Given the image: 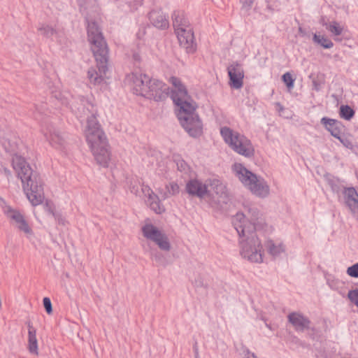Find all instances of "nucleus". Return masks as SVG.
Listing matches in <instances>:
<instances>
[{
    "mask_svg": "<svg viewBox=\"0 0 358 358\" xmlns=\"http://www.w3.org/2000/svg\"><path fill=\"white\" fill-rule=\"evenodd\" d=\"M12 165L21 179L23 190L32 206L43 203L44 193L42 180L26 158H13Z\"/></svg>",
    "mask_w": 358,
    "mask_h": 358,
    "instance_id": "f03ea898",
    "label": "nucleus"
},
{
    "mask_svg": "<svg viewBox=\"0 0 358 358\" xmlns=\"http://www.w3.org/2000/svg\"><path fill=\"white\" fill-rule=\"evenodd\" d=\"M231 223L240 238L241 256L251 262H262V245L256 234L266 225L262 214L256 208H251L247 217L243 213H237L232 217Z\"/></svg>",
    "mask_w": 358,
    "mask_h": 358,
    "instance_id": "f257e3e1",
    "label": "nucleus"
},
{
    "mask_svg": "<svg viewBox=\"0 0 358 358\" xmlns=\"http://www.w3.org/2000/svg\"><path fill=\"white\" fill-rule=\"evenodd\" d=\"M142 232L147 239L155 243L161 250H170L171 245L168 237L154 225L151 224H145L142 228Z\"/></svg>",
    "mask_w": 358,
    "mask_h": 358,
    "instance_id": "1a4fd4ad",
    "label": "nucleus"
},
{
    "mask_svg": "<svg viewBox=\"0 0 358 358\" xmlns=\"http://www.w3.org/2000/svg\"><path fill=\"white\" fill-rule=\"evenodd\" d=\"M27 344L28 352L34 356L39 355L38 341L36 336V329L31 322H27Z\"/></svg>",
    "mask_w": 358,
    "mask_h": 358,
    "instance_id": "f3484780",
    "label": "nucleus"
},
{
    "mask_svg": "<svg viewBox=\"0 0 358 358\" xmlns=\"http://www.w3.org/2000/svg\"><path fill=\"white\" fill-rule=\"evenodd\" d=\"M299 32H302V29L300 27V28L299 29Z\"/></svg>",
    "mask_w": 358,
    "mask_h": 358,
    "instance_id": "de8ad7c7",
    "label": "nucleus"
},
{
    "mask_svg": "<svg viewBox=\"0 0 358 358\" xmlns=\"http://www.w3.org/2000/svg\"><path fill=\"white\" fill-rule=\"evenodd\" d=\"M252 3H253L252 0H245V1L243 2V8L248 10V9L251 8Z\"/></svg>",
    "mask_w": 358,
    "mask_h": 358,
    "instance_id": "79ce46f5",
    "label": "nucleus"
},
{
    "mask_svg": "<svg viewBox=\"0 0 358 358\" xmlns=\"http://www.w3.org/2000/svg\"><path fill=\"white\" fill-rule=\"evenodd\" d=\"M166 191L164 193L159 192L164 199L169 198L172 196H175L180 192L179 185L175 182H169V184L166 185Z\"/></svg>",
    "mask_w": 358,
    "mask_h": 358,
    "instance_id": "cd10ccee",
    "label": "nucleus"
},
{
    "mask_svg": "<svg viewBox=\"0 0 358 358\" xmlns=\"http://www.w3.org/2000/svg\"><path fill=\"white\" fill-rule=\"evenodd\" d=\"M169 82L175 87V90L172 91L171 94L173 101L175 96L181 99H189L185 86L182 83L181 80L178 78L172 76L169 78Z\"/></svg>",
    "mask_w": 358,
    "mask_h": 358,
    "instance_id": "aec40b11",
    "label": "nucleus"
},
{
    "mask_svg": "<svg viewBox=\"0 0 358 358\" xmlns=\"http://www.w3.org/2000/svg\"><path fill=\"white\" fill-rule=\"evenodd\" d=\"M282 79L288 88H292L294 87V79L292 78L290 73L287 72L283 74Z\"/></svg>",
    "mask_w": 358,
    "mask_h": 358,
    "instance_id": "72a5a7b5",
    "label": "nucleus"
},
{
    "mask_svg": "<svg viewBox=\"0 0 358 358\" xmlns=\"http://www.w3.org/2000/svg\"><path fill=\"white\" fill-rule=\"evenodd\" d=\"M19 231L24 233L27 237L32 236L33 229L26 217L15 227Z\"/></svg>",
    "mask_w": 358,
    "mask_h": 358,
    "instance_id": "7c9ffc66",
    "label": "nucleus"
},
{
    "mask_svg": "<svg viewBox=\"0 0 358 358\" xmlns=\"http://www.w3.org/2000/svg\"><path fill=\"white\" fill-rule=\"evenodd\" d=\"M151 23L159 29H166L169 27V21L162 10H152L149 13Z\"/></svg>",
    "mask_w": 358,
    "mask_h": 358,
    "instance_id": "5701e85b",
    "label": "nucleus"
},
{
    "mask_svg": "<svg viewBox=\"0 0 358 358\" xmlns=\"http://www.w3.org/2000/svg\"><path fill=\"white\" fill-rule=\"evenodd\" d=\"M186 192L192 196L203 198L208 194V190L206 184L197 179L189 180L185 187Z\"/></svg>",
    "mask_w": 358,
    "mask_h": 358,
    "instance_id": "dca6fc26",
    "label": "nucleus"
},
{
    "mask_svg": "<svg viewBox=\"0 0 358 358\" xmlns=\"http://www.w3.org/2000/svg\"><path fill=\"white\" fill-rule=\"evenodd\" d=\"M340 117L346 120H351L355 115V111L348 105H342L339 110Z\"/></svg>",
    "mask_w": 358,
    "mask_h": 358,
    "instance_id": "473e14b6",
    "label": "nucleus"
},
{
    "mask_svg": "<svg viewBox=\"0 0 358 358\" xmlns=\"http://www.w3.org/2000/svg\"><path fill=\"white\" fill-rule=\"evenodd\" d=\"M83 106V113L85 110L90 114L87 117V126L85 130V136L87 144L94 157H106L108 154V142L105 134L101 129V126L96 120V109L92 102L82 97L80 99Z\"/></svg>",
    "mask_w": 358,
    "mask_h": 358,
    "instance_id": "7ed1b4c3",
    "label": "nucleus"
},
{
    "mask_svg": "<svg viewBox=\"0 0 358 358\" xmlns=\"http://www.w3.org/2000/svg\"><path fill=\"white\" fill-rule=\"evenodd\" d=\"M196 358H197V357H196Z\"/></svg>",
    "mask_w": 358,
    "mask_h": 358,
    "instance_id": "09e8293b",
    "label": "nucleus"
},
{
    "mask_svg": "<svg viewBox=\"0 0 358 358\" xmlns=\"http://www.w3.org/2000/svg\"><path fill=\"white\" fill-rule=\"evenodd\" d=\"M172 19L176 33L180 30H185L191 28L189 20L182 10L175 11L172 15Z\"/></svg>",
    "mask_w": 358,
    "mask_h": 358,
    "instance_id": "4be33fe9",
    "label": "nucleus"
},
{
    "mask_svg": "<svg viewBox=\"0 0 358 358\" xmlns=\"http://www.w3.org/2000/svg\"><path fill=\"white\" fill-rule=\"evenodd\" d=\"M134 59L136 61H139L140 60V57L138 54H134Z\"/></svg>",
    "mask_w": 358,
    "mask_h": 358,
    "instance_id": "49530a36",
    "label": "nucleus"
},
{
    "mask_svg": "<svg viewBox=\"0 0 358 358\" xmlns=\"http://www.w3.org/2000/svg\"><path fill=\"white\" fill-rule=\"evenodd\" d=\"M38 31L46 38H50L57 34V31L54 27L43 23L39 24Z\"/></svg>",
    "mask_w": 358,
    "mask_h": 358,
    "instance_id": "2f4dec72",
    "label": "nucleus"
},
{
    "mask_svg": "<svg viewBox=\"0 0 358 358\" xmlns=\"http://www.w3.org/2000/svg\"><path fill=\"white\" fill-rule=\"evenodd\" d=\"M180 45L185 49L187 53H193L196 48L194 33L192 27L185 30H180L176 33Z\"/></svg>",
    "mask_w": 358,
    "mask_h": 358,
    "instance_id": "ddd939ff",
    "label": "nucleus"
},
{
    "mask_svg": "<svg viewBox=\"0 0 358 358\" xmlns=\"http://www.w3.org/2000/svg\"><path fill=\"white\" fill-rule=\"evenodd\" d=\"M108 61V55H104L102 59V67L101 68L100 64L96 61L97 67L99 72L94 69L91 68L87 71V76L92 83L94 85L100 84L102 82L106 84L110 83L108 81L110 79V73L108 71L107 64Z\"/></svg>",
    "mask_w": 358,
    "mask_h": 358,
    "instance_id": "9d476101",
    "label": "nucleus"
},
{
    "mask_svg": "<svg viewBox=\"0 0 358 358\" xmlns=\"http://www.w3.org/2000/svg\"><path fill=\"white\" fill-rule=\"evenodd\" d=\"M234 171L239 180L253 194L260 198H265L268 196L270 193L269 186L263 178L258 177L241 164H235Z\"/></svg>",
    "mask_w": 358,
    "mask_h": 358,
    "instance_id": "39448f33",
    "label": "nucleus"
},
{
    "mask_svg": "<svg viewBox=\"0 0 358 358\" xmlns=\"http://www.w3.org/2000/svg\"><path fill=\"white\" fill-rule=\"evenodd\" d=\"M228 75L229 77V85L235 89H240L243 85L244 71L242 66L234 62L227 68Z\"/></svg>",
    "mask_w": 358,
    "mask_h": 358,
    "instance_id": "f8f14e48",
    "label": "nucleus"
},
{
    "mask_svg": "<svg viewBox=\"0 0 358 358\" xmlns=\"http://www.w3.org/2000/svg\"><path fill=\"white\" fill-rule=\"evenodd\" d=\"M87 37L96 61L99 64H102V59L104 55H108L109 49L99 26L94 21H87ZM99 65L101 68L102 64Z\"/></svg>",
    "mask_w": 358,
    "mask_h": 358,
    "instance_id": "0eeeda50",
    "label": "nucleus"
},
{
    "mask_svg": "<svg viewBox=\"0 0 358 358\" xmlns=\"http://www.w3.org/2000/svg\"><path fill=\"white\" fill-rule=\"evenodd\" d=\"M169 90V86L162 81L150 78L148 87L143 92L144 97L159 101L164 100L168 96Z\"/></svg>",
    "mask_w": 358,
    "mask_h": 358,
    "instance_id": "6e6552de",
    "label": "nucleus"
},
{
    "mask_svg": "<svg viewBox=\"0 0 358 358\" xmlns=\"http://www.w3.org/2000/svg\"><path fill=\"white\" fill-rule=\"evenodd\" d=\"M320 122L335 138H339V136L343 134L344 126L341 122L327 117H322Z\"/></svg>",
    "mask_w": 358,
    "mask_h": 358,
    "instance_id": "a211bd4d",
    "label": "nucleus"
},
{
    "mask_svg": "<svg viewBox=\"0 0 358 358\" xmlns=\"http://www.w3.org/2000/svg\"><path fill=\"white\" fill-rule=\"evenodd\" d=\"M43 208L46 213V217L41 215H36L37 219L41 222H45L48 221L50 217H56L57 216V213L56 212V208L55 205L51 202H46L43 206Z\"/></svg>",
    "mask_w": 358,
    "mask_h": 358,
    "instance_id": "a878e982",
    "label": "nucleus"
},
{
    "mask_svg": "<svg viewBox=\"0 0 358 358\" xmlns=\"http://www.w3.org/2000/svg\"><path fill=\"white\" fill-rule=\"evenodd\" d=\"M176 164H177V166H178V169H180L179 164H180V166L182 168V169H180V171L185 170V166H187V164L184 162V161L182 159L178 160V162H176Z\"/></svg>",
    "mask_w": 358,
    "mask_h": 358,
    "instance_id": "a18cd8bd",
    "label": "nucleus"
},
{
    "mask_svg": "<svg viewBox=\"0 0 358 358\" xmlns=\"http://www.w3.org/2000/svg\"><path fill=\"white\" fill-rule=\"evenodd\" d=\"M208 194H215L218 196L223 198L222 202H225L227 198V189L225 185L218 179H209L206 181Z\"/></svg>",
    "mask_w": 358,
    "mask_h": 358,
    "instance_id": "6ab92c4d",
    "label": "nucleus"
},
{
    "mask_svg": "<svg viewBox=\"0 0 358 358\" xmlns=\"http://www.w3.org/2000/svg\"><path fill=\"white\" fill-rule=\"evenodd\" d=\"M348 297L351 302L358 307V289L349 291Z\"/></svg>",
    "mask_w": 358,
    "mask_h": 358,
    "instance_id": "f704fd0d",
    "label": "nucleus"
},
{
    "mask_svg": "<svg viewBox=\"0 0 358 358\" xmlns=\"http://www.w3.org/2000/svg\"><path fill=\"white\" fill-rule=\"evenodd\" d=\"M347 274L353 278H358V263L348 267Z\"/></svg>",
    "mask_w": 358,
    "mask_h": 358,
    "instance_id": "4c0bfd02",
    "label": "nucleus"
},
{
    "mask_svg": "<svg viewBox=\"0 0 358 358\" xmlns=\"http://www.w3.org/2000/svg\"><path fill=\"white\" fill-rule=\"evenodd\" d=\"M193 284L196 287H206L207 283L205 282V280L203 276L201 275H198L194 280L193 281Z\"/></svg>",
    "mask_w": 358,
    "mask_h": 358,
    "instance_id": "e433bc0d",
    "label": "nucleus"
},
{
    "mask_svg": "<svg viewBox=\"0 0 358 358\" xmlns=\"http://www.w3.org/2000/svg\"><path fill=\"white\" fill-rule=\"evenodd\" d=\"M322 25L335 36L341 35L343 31V27L336 21H332L329 23L323 21Z\"/></svg>",
    "mask_w": 358,
    "mask_h": 358,
    "instance_id": "c756f323",
    "label": "nucleus"
},
{
    "mask_svg": "<svg viewBox=\"0 0 358 358\" xmlns=\"http://www.w3.org/2000/svg\"><path fill=\"white\" fill-rule=\"evenodd\" d=\"M345 203L352 213H358V194L354 187L346 188L344 191Z\"/></svg>",
    "mask_w": 358,
    "mask_h": 358,
    "instance_id": "412c9836",
    "label": "nucleus"
},
{
    "mask_svg": "<svg viewBox=\"0 0 358 358\" xmlns=\"http://www.w3.org/2000/svg\"><path fill=\"white\" fill-rule=\"evenodd\" d=\"M268 252L273 257L278 256L284 251V247L282 244L276 245L273 241L268 240L265 243Z\"/></svg>",
    "mask_w": 358,
    "mask_h": 358,
    "instance_id": "bb28decb",
    "label": "nucleus"
},
{
    "mask_svg": "<svg viewBox=\"0 0 358 358\" xmlns=\"http://www.w3.org/2000/svg\"><path fill=\"white\" fill-rule=\"evenodd\" d=\"M43 306H44V308H45L47 313L49 315L52 314V303H51L50 299L48 297H45L43 299Z\"/></svg>",
    "mask_w": 358,
    "mask_h": 358,
    "instance_id": "58836bf2",
    "label": "nucleus"
},
{
    "mask_svg": "<svg viewBox=\"0 0 358 358\" xmlns=\"http://www.w3.org/2000/svg\"><path fill=\"white\" fill-rule=\"evenodd\" d=\"M341 143L347 148H349V149H352L353 148V144H352V140L348 137H346L345 136H344L343 134H341L340 136H339V138H338Z\"/></svg>",
    "mask_w": 358,
    "mask_h": 358,
    "instance_id": "c9c22d12",
    "label": "nucleus"
},
{
    "mask_svg": "<svg viewBox=\"0 0 358 358\" xmlns=\"http://www.w3.org/2000/svg\"><path fill=\"white\" fill-rule=\"evenodd\" d=\"M245 358H258L257 355L249 350L245 351Z\"/></svg>",
    "mask_w": 358,
    "mask_h": 358,
    "instance_id": "c03bdc74",
    "label": "nucleus"
},
{
    "mask_svg": "<svg viewBox=\"0 0 358 358\" xmlns=\"http://www.w3.org/2000/svg\"><path fill=\"white\" fill-rule=\"evenodd\" d=\"M127 80L131 83L132 90L136 95L144 96V92L148 87L150 77L142 73H131L128 75Z\"/></svg>",
    "mask_w": 358,
    "mask_h": 358,
    "instance_id": "9b49d317",
    "label": "nucleus"
},
{
    "mask_svg": "<svg viewBox=\"0 0 358 358\" xmlns=\"http://www.w3.org/2000/svg\"><path fill=\"white\" fill-rule=\"evenodd\" d=\"M288 322L296 331H304L310 328V320L300 313L292 312L287 315Z\"/></svg>",
    "mask_w": 358,
    "mask_h": 358,
    "instance_id": "2eb2a0df",
    "label": "nucleus"
},
{
    "mask_svg": "<svg viewBox=\"0 0 358 358\" xmlns=\"http://www.w3.org/2000/svg\"><path fill=\"white\" fill-rule=\"evenodd\" d=\"M313 89L317 92L320 91L322 82L318 79V78H313Z\"/></svg>",
    "mask_w": 358,
    "mask_h": 358,
    "instance_id": "ea45409f",
    "label": "nucleus"
},
{
    "mask_svg": "<svg viewBox=\"0 0 358 358\" xmlns=\"http://www.w3.org/2000/svg\"><path fill=\"white\" fill-rule=\"evenodd\" d=\"M313 41L326 49L331 48L334 46L333 42L329 38L320 34H314Z\"/></svg>",
    "mask_w": 358,
    "mask_h": 358,
    "instance_id": "c85d7f7f",
    "label": "nucleus"
},
{
    "mask_svg": "<svg viewBox=\"0 0 358 358\" xmlns=\"http://www.w3.org/2000/svg\"><path fill=\"white\" fill-rule=\"evenodd\" d=\"M3 211L7 218L10 220L11 224L15 227L18 224L25 216L17 209L13 208L10 206L6 205L3 207Z\"/></svg>",
    "mask_w": 358,
    "mask_h": 358,
    "instance_id": "b1692460",
    "label": "nucleus"
},
{
    "mask_svg": "<svg viewBox=\"0 0 358 358\" xmlns=\"http://www.w3.org/2000/svg\"><path fill=\"white\" fill-rule=\"evenodd\" d=\"M129 189H130L131 192L136 195L138 192V186L135 184L133 185L132 182L131 183V185L129 186Z\"/></svg>",
    "mask_w": 358,
    "mask_h": 358,
    "instance_id": "37998d69",
    "label": "nucleus"
},
{
    "mask_svg": "<svg viewBox=\"0 0 358 358\" xmlns=\"http://www.w3.org/2000/svg\"><path fill=\"white\" fill-rule=\"evenodd\" d=\"M141 191L145 196L147 197L146 202L152 210L157 214H162L165 212V208L162 204L159 196L154 193L148 185H143L141 186Z\"/></svg>",
    "mask_w": 358,
    "mask_h": 358,
    "instance_id": "4468645a",
    "label": "nucleus"
},
{
    "mask_svg": "<svg viewBox=\"0 0 358 358\" xmlns=\"http://www.w3.org/2000/svg\"><path fill=\"white\" fill-rule=\"evenodd\" d=\"M97 164L103 167H108L109 164L110 158H96Z\"/></svg>",
    "mask_w": 358,
    "mask_h": 358,
    "instance_id": "a19ab883",
    "label": "nucleus"
},
{
    "mask_svg": "<svg viewBox=\"0 0 358 358\" xmlns=\"http://www.w3.org/2000/svg\"><path fill=\"white\" fill-rule=\"evenodd\" d=\"M189 99H179L175 96L174 103L179 108L178 118L185 130L192 137L200 136L203 133V124L195 112L196 104Z\"/></svg>",
    "mask_w": 358,
    "mask_h": 358,
    "instance_id": "20e7f679",
    "label": "nucleus"
},
{
    "mask_svg": "<svg viewBox=\"0 0 358 358\" xmlns=\"http://www.w3.org/2000/svg\"><path fill=\"white\" fill-rule=\"evenodd\" d=\"M220 134L224 141L238 154L245 157L254 155V148L249 139L227 127L221 128Z\"/></svg>",
    "mask_w": 358,
    "mask_h": 358,
    "instance_id": "423d86ee",
    "label": "nucleus"
},
{
    "mask_svg": "<svg viewBox=\"0 0 358 358\" xmlns=\"http://www.w3.org/2000/svg\"><path fill=\"white\" fill-rule=\"evenodd\" d=\"M45 136L47 140L49 141L50 143L53 146L57 145H62L64 142V138L60 132L54 127H51L48 128Z\"/></svg>",
    "mask_w": 358,
    "mask_h": 358,
    "instance_id": "393cba45",
    "label": "nucleus"
}]
</instances>
